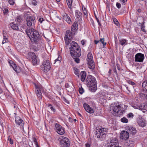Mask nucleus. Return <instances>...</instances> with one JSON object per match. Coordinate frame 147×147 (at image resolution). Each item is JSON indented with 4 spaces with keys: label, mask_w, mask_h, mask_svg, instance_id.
<instances>
[{
    "label": "nucleus",
    "mask_w": 147,
    "mask_h": 147,
    "mask_svg": "<svg viewBox=\"0 0 147 147\" xmlns=\"http://www.w3.org/2000/svg\"><path fill=\"white\" fill-rule=\"evenodd\" d=\"M81 42L82 45H84L85 43V42L84 40H82L81 41Z\"/></svg>",
    "instance_id": "obj_56"
},
{
    "label": "nucleus",
    "mask_w": 147,
    "mask_h": 147,
    "mask_svg": "<svg viewBox=\"0 0 147 147\" xmlns=\"http://www.w3.org/2000/svg\"><path fill=\"white\" fill-rule=\"evenodd\" d=\"M113 71L114 72L115 74H116V75L117 76V71H116V69L115 68V69H114V70H113Z\"/></svg>",
    "instance_id": "obj_55"
},
{
    "label": "nucleus",
    "mask_w": 147,
    "mask_h": 147,
    "mask_svg": "<svg viewBox=\"0 0 147 147\" xmlns=\"http://www.w3.org/2000/svg\"><path fill=\"white\" fill-rule=\"evenodd\" d=\"M96 130L97 131H100V132H101V133H103V131H104V129L102 128V127H100L98 129H97Z\"/></svg>",
    "instance_id": "obj_42"
},
{
    "label": "nucleus",
    "mask_w": 147,
    "mask_h": 147,
    "mask_svg": "<svg viewBox=\"0 0 147 147\" xmlns=\"http://www.w3.org/2000/svg\"><path fill=\"white\" fill-rule=\"evenodd\" d=\"M43 20V18H40L39 20V21L40 22H42V20Z\"/></svg>",
    "instance_id": "obj_62"
},
{
    "label": "nucleus",
    "mask_w": 147,
    "mask_h": 147,
    "mask_svg": "<svg viewBox=\"0 0 147 147\" xmlns=\"http://www.w3.org/2000/svg\"><path fill=\"white\" fill-rule=\"evenodd\" d=\"M15 122L17 125H20L21 129H24L23 125L24 122L20 117L18 116L16 117L15 118Z\"/></svg>",
    "instance_id": "obj_14"
},
{
    "label": "nucleus",
    "mask_w": 147,
    "mask_h": 147,
    "mask_svg": "<svg viewBox=\"0 0 147 147\" xmlns=\"http://www.w3.org/2000/svg\"><path fill=\"white\" fill-rule=\"evenodd\" d=\"M33 140L34 141L36 146H38V143L36 139L35 138H33Z\"/></svg>",
    "instance_id": "obj_45"
},
{
    "label": "nucleus",
    "mask_w": 147,
    "mask_h": 147,
    "mask_svg": "<svg viewBox=\"0 0 147 147\" xmlns=\"http://www.w3.org/2000/svg\"><path fill=\"white\" fill-rule=\"evenodd\" d=\"M144 58V55L143 54L138 53L135 55V61L136 62H142L143 61Z\"/></svg>",
    "instance_id": "obj_12"
},
{
    "label": "nucleus",
    "mask_w": 147,
    "mask_h": 147,
    "mask_svg": "<svg viewBox=\"0 0 147 147\" xmlns=\"http://www.w3.org/2000/svg\"><path fill=\"white\" fill-rule=\"evenodd\" d=\"M48 107H50V109H51V110L53 111L54 112L55 111V109L53 108V107L52 106V105L50 104H48Z\"/></svg>",
    "instance_id": "obj_38"
},
{
    "label": "nucleus",
    "mask_w": 147,
    "mask_h": 147,
    "mask_svg": "<svg viewBox=\"0 0 147 147\" xmlns=\"http://www.w3.org/2000/svg\"><path fill=\"white\" fill-rule=\"evenodd\" d=\"M63 20L66 21L68 24L71 23V21L70 17L66 13H64L62 15Z\"/></svg>",
    "instance_id": "obj_20"
},
{
    "label": "nucleus",
    "mask_w": 147,
    "mask_h": 147,
    "mask_svg": "<svg viewBox=\"0 0 147 147\" xmlns=\"http://www.w3.org/2000/svg\"><path fill=\"white\" fill-rule=\"evenodd\" d=\"M74 59V61L77 63H79L80 61V60L79 59V57L80 56H78L77 55H74V56L71 55Z\"/></svg>",
    "instance_id": "obj_32"
},
{
    "label": "nucleus",
    "mask_w": 147,
    "mask_h": 147,
    "mask_svg": "<svg viewBox=\"0 0 147 147\" xmlns=\"http://www.w3.org/2000/svg\"><path fill=\"white\" fill-rule=\"evenodd\" d=\"M36 30L33 28L27 29L26 30V34L30 39V40H31V38H32V36H33V34L32 33L33 32H34Z\"/></svg>",
    "instance_id": "obj_18"
},
{
    "label": "nucleus",
    "mask_w": 147,
    "mask_h": 147,
    "mask_svg": "<svg viewBox=\"0 0 147 147\" xmlns=\"http://www.w3.org/2000/svg\"><path fill=\"white\" fill-rule=\"evenodd\" d=\"M65 86L66 88H68L69 87V85L67 83H66L65 84Z\"/></svg>",
    "instance_id": "obj_59"
},
{
    "label": "nucleus",
    "mask_w": 147,
    "mask_h": 147,
    "mask_svg": "<svg viewBox=\"0 0 147 147\" xmlns=\"http://www.w3.org/2000/svg\"><path fill=\"white\" fill-rule=\"evenodd\" d=\"M81 80L84 82L86 79V73L84 71H82L81 73Z\"/></svg>",
    "instance_id": "obj_23"
},
{
    "label": "nucleus",
    "mask_w": 147,
    "mask_h": 147,
    "mask_svg": "<svg viewBox=\"0 0 147 147\" xmlns=\"http://www.w3.org/2000/svg\"><path fill=\"white\" fill-rule=\"evenodd\" d=\"M4 13H7L8 12V10L6 9L3 11Z\"/></svg>",
    "instance_id": "obj_57"
},
{
    "label": "nucleus",
    "mask_w": 147,
    "mask_h": 147,
    "mask_svg": "<svg viewBox=\"0 0 147 147\" xmlns=\"http://www.w3.org/2000/svg\"><path fill=\"white\" fill-rule=\"evenodd\" d=\"M141 29L144 32H146L145 30V26H144L143 25H141Z\"/></svg>",
    "instance_id": "obj_47"
},
{
    "label": "nucleus",
    "mask_w": 147,
    "mask_h": 147,
    "mask_svg": "<svg viewBox=\"0 0 147 147\" xmlns=\"http://www.w3.org/2000/svg\"><path fill=\"white\" fill-rule=\"evenodd\" d=\"M87 84L88 86H90L96 84L94 78L91 75L88 76L86 79Z\"/></svg>",
    "instance_id": "obj_8"
},
{
    "label": "nucleus",
    "mask_w": 147,
    "mask_h": 147,
    "mask_svg": "<svg viewBox=\"0 0 147 147\" xmlns=\"http://www.w3.org/2000/svg\"><path fill=\"white\" fill-rule=\"evenodd\" d=\"M121 3L123 5H125V3L127 2V0H119Z\"/></svg>",
    "instance_id": "obj_44"
},
{
    "label": "nucleus",
    "mask_w": 147,
    "mask_h": 147,
    "mask_svg": "<svg viewBox=\"0 0 147 147\" xmlns=\"http://www.w3.org/2000/svg\"><path fill=\"white\" fill-rule=\"evenodd\" d=\"M87 61L88 67L90 69H94L95 68V65L93 61V58L92 53H89L87 55Z\"/></svg>",
    "instance_id": "obj_3"
},
{
    "label": "nucleus",
    "mask_w": 147,
    "mask_h": 147,
    "mask_svg": "<svg viewBox=\"0 0 147 147\" xmlns=\"http://www.w3.org/2000/svg\"><path fill=\"white\" fill-rule=\"evenodd\" d=\"M36 92L38 98L39 99H41L42 94L41 92L43 91V88L41 86H36Z\"/></svg>",
    "instance_id": "obj_11"
},
{
    "label": "nucleus",
    "mask_w": 147,
    "mask_h": 147,
    "mask_svg": "<svg viewBox=\"0 0 147 147\" xmlns=\"http://www.w3.org/2000/svg\"><path fill=\"white\" fill-rule=\"evenodd\" d=\"M83 107L85 110L90 113H92L94 112L93 109L91 108L87 104L84 103L83 104Z\"/></svg>",
    "instance_id": "obj_17"
},
{
    "label": "nucleus",
    "mask_w": 147,
    "mask_h": 147,
    "mask_svg": "<svg viewBox=\"0 0 147 147\" xmlns=\"http://www.w3.org/2000/svg\"><path fill=\"white\" fill-rule=\"evenodd\" d=\"M113 20L114 23L116 24V26H119L120 24L116 18H113Z\"/></svg>",
    "instance_id": "obj_35"
},
{
    "label": "nucleus",
    "mask_w": 147,
    "mask_h": 147,
    "mask_svg": "<svg viewBox=\"0 0 147 147\" xmlns=\"http://www.w3.org/2000/svg\"><path fill=\"white\" fill-rule=\"evenodd\" d=\"M78 25V24L76 22H75L73 24L71 27V31H72V34L74 35L75 34V31L76 30H77Z\"/></svg>",
    "instance_id": "obj_21"
},
{
    "label": "nucleus",
    "mask_w": 147,
    "mask_h": 147,
    "mask_svg": "<svg viewBox=\"0 0 147 147\" xmlns=\"http://www.w3.org/2000/svg\"><path fill=\"white\" fill-rule=\"evenodd\" d=\"M142 92L140 94L147 93V81H144L142 84Z\"/></svg>",
    "instance_id": "obj_16"
},
{
    "label": "nucleus",
    "mask_w": 147,
    "mask_h": 147,
    "mask_svg": "<svg viewBox=\"0 0 147 147\" xmlns=\"http://www.w3.org/2000/svg\"><path fill=\"white\" fill-rule=\"evenodd\" d=\"M86 147H90V145L88 144H86Z\"/></svg>",
    "instance_id": "obj_60"
},
{
    "label": "nucleus",
    "mask_w": 147,
    "mask_h": 147,
    "mask_svg": "<svg viewBox=\"0 0 147 147\" xmlns=\"http://www.w3.org/2000/svg\"><path fill=\"white\" fill-rule=\"evenodd\" d=\"M134 116L133 114L131 113H129L127 115V117L129 118H132Z\"/></svg>",
    "instance_id": "obj_41"
},
{
    "label": "nucleus",
    "mask_w": 147,
    "mask_h": 147,
    "mask_svg": "<svg viewBox=\"0 0 147 147\" xmlns=\"http://www.w3.org/2000/svg\"><path fill=\"white\" fill-rule=\"evenodd\" d=\"M128 83L130 84L131 85H135V84L133 82L131 81L130 80H128L127 81Z\"/></svg>",
    "instance_id": "obj_46"
},
{
    "label": "nucleus",
    "mask_w": 147,
    "mask_h": 147,
    "mask_svg": "<svg viewBox=\"0 0 147 147\" xmlns=\"http://www.w3.org/2000/svg\"><path fill=\"white\" fill-rule=\"evenodd\" d=\"M10 26L13 30H17L18 29V25L17 24L12 23L10 24Z\"/></svg>",
    "instance_id": "obj_25"
},
{
    "label": "nucleus",
    "mask_w": 147,
    "mask_h": 147,
    "mask_svg": "<svg viewBox=\"0 0 147 147\" xmlns=\"http://www.w3.org/2000/svg\"><path fill=\"white\" fill-rule=\"evenodd\" d=\"M35 20L34 18L32 16L28 17L26 19L27 25L28 26H32V23Z\"/></svg>",
    "instance_id": "obj_15"
},
{
    "label": "nucleus",
    "mask_w": 147,
    "mask_h": 147,
    "mask_svg": "<svg viewBox=\"0 0 147 147\" xmlns=\"http://www.w3.org/2000/svg\"><path fill=\"white\" fill-rule=\"evenodd\" d=\"M138 11L139 12H140L141 11V9H138Z\"/></svg>",
    "instance_id": "obj_64"
},
{
    "label": "nucleus",
    "mask_w": 147,
    "mask_h": 147,
    "mask_svg": "<svg viewBox=\"0 0 147 147\" xmlns=\"http://www.w3.org/2000/svg\"><path fill=\"white\" fill-rule=\"evenodd\" d=\"M119 41L120 44L122 45H123L126 44H125L127 41L125 39H123L121 40H119ZM127 44V43L126 44Z\"/></svg>",
    "instance_id": "obj_34"
},
{
    "label": "nucleus",
    "mask_w": 147,
    "mask_h": 147,
    "mask_svg": "<svg viewBox=\"0 0 147 147\" xmlns=\"http://www.w3.org/2000/svg\"><path fill=\"white\" fill-rule=\"evenodd\" d=\"M21 20H22L20 16H18L17 17L16 19V22H19V23L21 22Z\"/></svg>",
    "instance_id": "obj_39"
},
{
    "label": "nucleus",
    "mask_w": 147,
    "mask_h": 147,
    "mask_svg": "<svg viewBox=\"0 0 147 147\" xmlns=\"http://www.w3.org/2000/svg\"><path fill=\"white\" fill-rule=\"evenodd\" d=\"M8 140H9V142L11 144H13V141L11 138H9L8 139Z\"/></svg>",
    "instance_id": "obj_53"
},
{
    "label": "nucleus",
    "mask_w": 147,
    "mask_h": 147,
    "mask_svg": "<svg viewBox=\"0 0 147 147\" xmlns=\"http://www.w3.org/2000/svg\"><path fill=\"white\" fill-rule=\"evenodd\" d=\"M73 34L72 32L69 30L66 31L65 35V41L66 44L65 47L67 48L69 42L71 40L72 36Z\"/></svg>",
    "instance_id": "obj_4"
},
{
    "label": "nucleus",
    "mask_w": 147,
    "mask_h": 147,
    "mask_svg": "<svg viewBox=\"0 0 147 147\" xmlns=\"http://www.w3.org/2000/svg\"><path fill=\"white\" fill-rule=\"evenodd\" d=\"M137 123L140 126L143 127L146 125L145 120L142 117L139 118L138 120Z\"/></svg>",
    "instance_id": "obj_19"
},
{
    "label": "nucleus",
    "mask_w": 147,
    "mask_h": 147,
    "mask_svg": "<svg viewBox=\"0 0 147 147\" xmlns=\"http://www.w3.org/2000/svg\"><path fill=\"white\" fill-rule=\"evenodd\" d=\"M61 60V57H58L57 59H56L55 61V63L57 61H58L59 63H60Z\"/></svg>",
    "instance_id": "obj_48"
},
{
    "label": "nucleus",
    "mask_w": 147,
    "mask_h": 147,
    "mask_svg": "<svg viewBox=\"0 0 147 147\" xmlns=\"http://www.w3.org/2000/svg\"><path fill=\"white\" fill-rule=\"evenodd\" d=\"M3 92L2 90L0 88V94L2 93Z\"/></svg>",
    "instance_id": "obj_63"
},
{
    "label": "nucleus",
    "mask_w": 147,
    "mask_h": 147,
    "mask_svg": "<svg viewBox=\"0 0 147 147\" xmlns=\"http://www.w3.org/2000/svg\"><path fill=\"white\" fill-rule=\"evenodd\" d=\"M111 69H109L108 73L109 74V75H111Z\"/></svg>",
    "instance_id": "obj_61"
},
{
    "label": "nucleus",
    "mask_w": 147,
    "mask_h": 147,
    "mask_svg": "<svg viewBox=\"0 0 147 147\" xmlns=\"http://www.w3.org/2000/svg\"><path fill=\"white\" fill-rule=\"evenodd\" d=\"M73 1V0H66L68 7L70 9H72V3Z\"/></svg>",
    "instance_id": "obj_29"
},
{
    "label": "nucleus",
    "mask_w": 147,
    "mask_h": 147,
    "mask_svg": "<svg viewBox=\"0 0 147 147\" xmlns=\"http://www.w3.org/2000/svg\"><path fill=\"white\" fill-rule=\"evenodd\" d=\"M129 137V133L126 131H122L120 133V138L122 140H126Z\"/></svg>",
    "instance_id": "obj_13"
},
{
    "label": "nucleus",
    "mask_w": 147,
    "mask_h": 147,
    "mask_svg": "<svg viewBox=\"0 0 147 147\" xmlns=\"http://www.w3.org/2000/svg\"><path fill=\"white\" fill-rule=\"evenodd\" d=\"M89 86L90 87V89L92 91L95 92L97 89L96 84Z\"/></svg>",
    "instance_id": "obj_33"
},
{
    "label": "nucleus",
    "mask_w": 147,
    "mask_h": 147,
    "mask_svg": "<svg viewBox=\"0 0 147 147\" xmlns=\"http://www.w3.org/2000/svg\"><path fill=\"white\" fill-rule=\"evenodd\" d=\"M8 42V40L7 39H3V40L2 42V44H3L6 42Z\"/></svg>",
    "instance_id": "obj_52"
},
{
    "label": "nucleus",
    "mask_w": 147,
    "mask_h": 147,
    "mask_svg": "<svg viewBox=\"0 0 147 147\" xmlns=\"http://www.w3.org/2000/svg\"><path fill=\"white\" fill-rule=\"evenodd\" d=\"M117 7L119 9L121 7V4L119 3H117L116 4Z\"/></svg>",
    "instance_id": "obj_50"
},
{
    "label": "nucleus",
    "mask_w": 147,
    "mask_h": 147,
    "mask_svg": "<svg viewBox=\"0 0 147 147\" xmlns=\"http://www.w3.org/2000/svg\"><path fill=\"white\" fill-rule=\"evenodd\" d=\"M129 132L132 134H135L137 132L136 128L133 127H129L128 129Z\"/></svg>",
    "instance_id": "obj_24"
},
{
    "label": "nucleus",
    "mask_w": 147,
    "mask_h": 147,
    "mask_svg": "<svg viewBox=\"0 0 147 147\" xmlns=\"http://www.w3.org/2000/svg\"><path fill=\"white\" fill-rule=\"evenodd\" d=\"M75 16L77 18H79L82 16V13L81 12L78 10L75 11Z\"/></svg>",
    "instance_id": "obj_30"
},
{
    "label": "nucleus",
    "mask_w": 147,
    "mask_h": 147,
    "mask_svg": "<svg viewBox=\"0 0 147 147\" xmlns=\"http://www.w3.org/2000/svg\"><path fill=\"white\" fill-rule=\"evenodd\" d=\"M41 66L44 72L48 71L51 68V63L48 60H44L43 61Z\"/></svg>",
    "instance_id": "obj_5"
},
{
    "label": "nucleus",
    "mask_w": 147,
    "mask_h": 147,
    "mask_svg": "<svg viewBox=\"0 0 147 147\" xmlns=\"http://www.w3.org/2000/svg\"><path fill=\"white\" fill-rule=\"evenodd\" d=\"M32 1H34V2H32V4L35 5L37 4V2L35 0H32Z\"/></svg>",
    "instance_id": "obj_54"
},
{
    "label": "nucleus",
    "mask_w": 147,
    "mask_h": 147,
    "mask_svg": "<svg viewBox=\"0 0 147 147\" xmlns=\"http://www.w3.org/2000/svg\"><path fill=\"white\" fill-rule=\"evenodd\" d=\"M134 144V142L132 140H127L126 143V145L128 147L129 146H132Z\"/></svg>",
    "instance_id": "obj_26"
},
{
    "label": "nucleus",
    "mask_w": 147,
    "mask_h": 147,
    "mask_svg": "<svg viewBox=\"0 0 147 147\" xmlns=\"http://www.w3.org/2000/svg\"><path fill=\"white\" fill-rule=\"evenodd\" d=\"M9 3L11 5H13L15 3L14 0H9Z\"/></svg>",
    "instance_id": "obj_40"
},
{
    "label": "nucleus",
    "mask_w": 147,
    "mask_h": 147,
    "mask_svg": "<svg viewBox=\"0 0 147 147\" xmlns=\"http://www.w3.org/2000/svg\"><path fill=\"white\" fill-rule=\"evenodd\" d=\"M83 13L84 14V16L85 18H87L88 16V12L86 8L84 6H82Z\"/></svg>",
    "instance_id": "obj_31"
},
{
    "label": "nucleus",
    "mask_w": 147,
    "mask_h": 147,
    "mask_svg": "<svg viewBox=\"0 0 147 147\" xmlns=\"http://www.w3.org/2000/svg\"><path fill=\"white\" fill-rule=\"evenodd\" d=\"M121 121L124 123H127L128 122L127 119L125 117H123V118H121Z\"/></svg>",
    "instance_id": "obj_37"
},
{
    "label": "nucleus",
    "mask_w": 147,
    "mask_h": 147,
    "mask_svg": "<svg viewBox=\"0 0 147 147\" xmlns=\"http://www.w3.org/2000/svg\"><path fill=\"white\" fill-rule=\"evenodd\" d=\"M56 131L60 135H63L65 133V130L63 127L58 123H56L55 125Z\"/></svg>",
    "instance_id": "obj_10"
},
{
    "label": "nucleus",
    "mask_w": 147,
    "mask_h": 147,
    "mask_svg": "<svg viewBox=\"0 0 147 147\" xmlns=\"http://www.w3.org/2000/svg\"><path fill=\"white\" fill-rule=\"evenodd\" d=\"M104 41H105L104 38H103L100 39L99 40H95L94 41V42L96 44H97L99 42H100L102 43L103 44V46H104L106 44V42H104Z\"/></svg>",
    "instance_id": "obj_27"
},
{
    "label": "nucleus",
    "mask_w": 147,
    "mask_h": 147,
    "mask_svg": "<svg viewBox=\"0 0 147 147\" xmlns=\"http://www.w3.org/2000/svg\"><path fill=\"white\" fill-rule=\"evenodd\" d=\"M95 17H96V19L97 20V22L98 23V24L99 25V26H100L101 25V24L99 21V20H98V18H97V17L96 16V15H95Z\"/></svg>",
    "instance_id": "obj_49"
},
{
    "label": "nucleus",
    "mask_w": 147,
    "mask_h": 147,
    "mask_svg": "<svg viewBox=\"0 0 147 147\" xmlns=\"http://www.w3.org/2000/svg\"><path fill=\"white\" fill-rule=\"evenodd\" d=\"M30 58L32 59V63L33 65H36L38 63V60L34 53L31 52L29 53Z\"/></svg>",
    "instance_id": "obj_9"
},
{
    "label": "nucleus",
    "mask_w": 147,
    "mask_h": 147,
    "mask_svg": "<svg viewBox=\"0 0 147 147\" xmlns=\"http://www.w3.org/2000/svg\"><path fill=\"white\" fill-rule=\"evenodd\" d=\"M70 51L71 55H77L78 56H81V49L77 43L75 42L72 41L70 43Z\"/></svg>",
    "instance_id": "obj_1"
},
{
    "label": "nucleus",
    "mask_w": 147,
    "mask_h": 147,
    "mask_svg": "<svg viewBox=\"0 0 147 147\" xmlns=\"http://www.w3.org/2000/svg\"><path fill=\"white\" fill-rule=\"evenodd\" d=\"M14 66L15 67H13V69L17 73H18L19 72V71L17 69V68L15 66L16 65L14 64Z\"/></svg>",
    "instance_id": "obj_51"
},
{
    "label": "nucleus",
    "mask_w": 147,
    "mask_h": 147,
    "mask_svg": "<svg viewBox=\"0 0 147 147\" xmlns=\"http://www.w3.org/2000/svg\"><path fill=\"white\" fill-rule=\"evenodd\" d=\"M3 39H8L7 37L4 34H3Z\"/></svg>",
    "instance_id": "obj_58"
},
{
    "label": "nucleus",
    "mask_w": 147,
    "mask_h": 147,
    "mask_svg": "<svg viewBox=\"0 0 147 147\" xmlns=\"http://www.w3.org/2000/svg\"><path fill=\"white\" fill-rule=\"evenodd\" d=\"M79 91L80 94H82L84 92V90L82 88H80Z\"/></svg>",
    "instance_id": "obj_43"
},
{
    "label": "nucleus",
    "mask_w": 147,
    "mask_h": 147,
    "mask_svg": "<svg viewBox=\"0 0 147 147\" xmlns=\"http://www.w3.org/2000/svg\"><path fill=\"white\" fill-rule=\"evenodd\" d=\"M59 144L63 147H69L70 146V141L67 138L64 136L60 137L59 139Z\"/></svg>",
    "instance_id": "obj_2"
},
{
    "label": "nucleus",
    "mask_w": 147,
    "mask_h": 147,
    "mask_svg": "<svg viewBox=\"0 0 147 147\" xmlns=\"http://www.w3.org/2000/svg\"><path fill=\"white\" fill-rule=\"evenodd\" d=\"M33 35L31 40L34 44H37L40 40V36L37 31H35L34 32L32 33Z\"/></svg>",
    "instance_id": "obj_6"
},
{
    "label": "nucleus",
    "mask_w": 147,
    "mask_h": 147,
    "mask_svg": "<svg viewBox=\"0 0 147 147\" xmlns=\"http://www.w3.org/2000/svg\"><path fill=\"white\" fill-rule=\"evenodd\" d=\"M110 108V110L111 112L115 114L117 113L120 109V106L117 103L111 104Z\"/></svg>",
    "instance_id": "obj_7"
},
{
    "label": "nucleus",
    "mask_w": 147,
    "mask_h": 147,
    "mask_svg": "<svg viewBox=\"0 0 147 147\" xmlns=\"http://www.w3.org/2000/svg\"><path fill=\"white\" fill-rule=\"evenodd\" d=\"M104 135V133H102L100 132L99 131H97L96 130V136L97 138H100L101 137H102L101 136L103 135Z\"/></svg>",
    "instance_id": "obj_28"
},
{
    "label": "nucleus",
    "mask_w": 147,
    "mask_h": 147,
    "mask_svg": "<svg viewBox=\"0 0 147 147\" xmlns=\"http://www.w3.org/2000/svg\"><path fill=\"white\" fill-rule=\"evenodd\" d=\"M139 96L142 100H146L147 102V93L139 94Z\"/></svg>",
    "instance_id": "obj_22"
},
{
    "label": "nucleus",
    "mask_w": 147,
    "mask_h": 147,
    "mask_svg": "<svg viewBox=\"0 0 147 147\" xmlns=\"http://www.w3.org/2000/svg\"><path fill=\"white\" fill-rule=\"evenodd\" d=\"M74 73L75 75H77L78 77L79 76V71L78 69L76 68L74 69Z\"/></svg>",
    "instance_id": "obj_36"
}]
</instances>
